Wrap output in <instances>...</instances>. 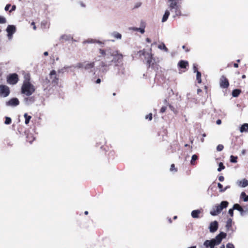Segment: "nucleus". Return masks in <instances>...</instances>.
<instances>
[{
  "label": "nucleus",
  "mask_w": 248,
  "mask_h": 248,
  "mask_svg": "<svg viewBox=\"0 0 248 248\" xmlns=\"http://www.w3.org/2000/svg\"><path fill=\"white\" fill-rule=\"evenodd\" d=\"M97 57L101 60L99 70L102 73H106L109 67L113 63L117 67L116 75L123 78L125 75V70L123 65V55L118 50H113L110 47L99 48Z\"/></svg>",
  "instance_id": "1"
},
{
  "label": "nucleus",
  "mask_w": 248,
  "mask_h": 248,
  "mask_svg": "<svg viewBox=\"0 0 248 248\" xmlns=\"http://www.w3.org/2000/svg\"><path fill=\"white\" fill-rule=\"evenodd\" d=\"M227 234L221 232L215 238L211 240H207L203 243V246L206 248H217L215 247L220 244L223 239L225 238Z\"/></svg>",
  "instance_id": "2"
},
{
  "label": "nucleus",
  "mask_w": 248,
  "mask_h": 248,
  "mask_svg": "<svg viewBox=\"0 0 248 248\" xmlns=\"http://www.w3.org/2000/svg\"><path fill=\"white\" fill-rule=\"evenodd\" d=\"M34 86L30 81L29 78H26L21 88V93L27 96H31L35 92Z\"/></svg>",
  "instance_id": "3"
},
{
  "label": "nucleus",
  "mask_w": 248,
  "mask_h": 248,
  "mask_svg": "<svg viewBox=\"0 0 248 248\" xmlns=\"http://www.w3.org/2000/svg\"><path fill=\"white\" fill-rule=\"evenodd\" d=\"M178 2L175 0H168V9L174 14L172 16L173 18L182 16L181 6L178 4Z\"/></svg>",
  "instance_id": "4"
},
{
  "label": "nucleus",
  "mask_w": 248,
  "mask_h": 248,
  "mask_svg": "<svg viewBox=\"0 0 248 248\" xmlns=\"http://www.w3.org/2000/svg\"><path fill=\"white\" fill-rule=\"evenodd\" d=\"M229 202L226 201L221 202L219 204L215 205L210 212L211 215L216 216L219 214L221 211L228 206Z\"/></svg>",
  "instance_id": "5"
},
{
  "label": "nucleus",
  "mask_w": 248,
  "mask_h": 248,
  "mask_svg": "<svg viewBox=\"0 0 248 248\" xmlns=\"http://www.w3.org/2000/svg\"><path fill=\"white\" fill-rule=\"evenodd\" d=\"M84 64H85V62H84V63L79 62V63H77L75 66H74V65L73 66H64V67L62 68V69H60L59 70V72L62 73H63L66 72H69V70H70V71L72 72V71H73V70H71V69L73 67L78 68H84Z\"/></svg>",
  "instance_id": "6"
},
{
  "label": "nucleus",
  "mask_w": 248,
  "mask_h": 248,
  "mask_svg": "<svg viewBox=\"0 0 248 248\" xmlns=\"http://www.w3.org/2000/svg\"><path fill=\"white\" fill-rule=\"evenodd\" d=\"M150 51H151V49H150ZM140 55H142L144 56L145 59L147 60V64L150 66L151 64L154 63L155 61L153 60V56L151 52H146L144 50H141L139 51Z\"/></svg>",
  "instance_id": "7"
},
{
  "label": "nucleus",
  "mask_w": 248,
  "mask_h": 248,
  "mask_svg": "<svg viewBox=\"0 0 248 248\" xmlns=\"http://www.w3.org/2000/svg\"><path fill=\"white\" fill-rule=\"evenodd\" d=\"M18 81V76L17 74L14 73L9 74L7 78V82L11 85H15Z\"/></svg>",
  "instance_id": "8"
},
{
  "label": "nucleus",
  "mask_w": 248,
  "mask_h": 248,
  "mask_svg": "<svg viewBox=\"0 0 248 248\" xmlns=\"http://www.w3.org/2000/svg\"><path fill=\"white\" fill-rule=\"evenodd\" d=\"M94 62H85L84 69L89 73L94 75L95 74Z\"/></svg>",
  "instance_id": "9"
},
{
  "label": "nucleus",
  "mask_w": 248,
  "mask_h": 248,
  "mask_svg": "<svg viewBox=\"0 0 248 248\" xmlns=\"http://www.w3.org/2000/svg\"><path fill=\"white\" fill-rule=\"evenodd\" d=\"M9 88L4 85H0V96L3 97L8 96L10 94Z\"/></svg>",
  "instance_id": "10"
},
{
  "label": "nucleus",
  "mask_w": 248,
  "mask_h": 248,
  "mask_svg": "<svg viewBox=\"0 0 248 248\" xmlns=\"http://www.w3.org/2000/svg\"><path fill=\"white\" fill-rule=\"evenodd\" d=\"M233 209L240 212L241 216L248 215V207L243 208L239 204L235 203L233 205Z\"/></svg>",
  "instance_id": "11"
},
{
  "label": "nucleus",
  "mask_w": 248,
  "mask_h": 248,
  "mask_svg": "<svg viewBox=\"0 0 248 248\" xmlns=\"http://www.w3.org/2000/svg\"><path fill=\"white\" fill-rule=\"evenodd\" d=\"M16 31V28L14 25H8L6 28L7 36L9 40L13 37V35Z\"/></svg>",
  "instance_id": "12"
},
{
  "label": "nucleus",
  "mask_w": 248,
  "mask_h": 248,
  "mask_svg": "<svg viewBox=\"0 0 248 248\" xmlns=\"http://www.w3.org/2000/svg\"><path fill=\"white\" fill-rule=\"evenodd\" d=\"M49 78L51 83L54 85H57L58 83L59 78L56 76V72L54 70H52L49 74Z\"/></svg>",
  "instance_id": "13"
},
{
  "label": "nucleus",
  "mask_w": 248,
  "mask_h": 248,
  "mask_svg": "<svg viewBox=\"0 0 248 248\" xmlns=\"http://www.w3.org/2000/svg\"><path fill=\"white\" fill-rule=\"evenodd\" d=\"M5 104L7 107H15L19 104V101L17 98H13L7 101Z\"/></svg>",
  "instance_id": "14"
},
{
  "label": "nucleus",
  "mask_w": 248,
  "mask_h": 248,
  "mask_svg": "<svg viewBox=\"0 0 248 248\" xmlns=\"http://www.w3.org/2000/svg\"><path fill=\"white\" fill-rule=\"evenodd\" d=\"M220 86L222 88H227L229 86L228 80L224 76H222L220 78Z\"/></svg>",
  "instance_id": "15"
},
{
  "label": "nucleus",
  "mask_w": 248,
  "mask_h": 248,
  "mask_svg": "<svg viewBox=\"0 0 248 248\" xmlns=\"http://www.w3.org/2000/svg\"><path fill=\"white\" fill-rule=\"evenodd\" d=\"M218 227V222L216 220L211 222L209 226V229L210 232L213 233L216 232Z\"/></svg>",
  "instance_id": "16"
},
{
  "label": "nucleus",
  "mask_w": 248,
  "mask_h": 248,
  "mask_svg": "<svg viewBox=\"0 0 248 248\" xmlns=\"http://www.w3.org/2000/svg\"><path fill=\"white\" fill-rule=\"evenodd\" d=\"M35 101V98L33 96H27L23 99V102L26 106H30Z\"/></svg>",
  "instance_id": "17"
},
{
  "label": "nucleus",
  "mask_w": 248,
  "mask_h": 248,
  "mask_svg": "<svg viewBox=\"0 0 248 248\" xmlns=\"http://www.w3.org/2000/svg\"><path fill=\"white\" fill-rule=\"evenodd\" d=\"M109 35L111 37H113L116 40H121L122 37V34L116 31H113L110 32Z\"/></svg>",
  "instance_id": "18"
},
{
  "label": "nucleus",
  "mask_w": 248,
  "mask_h": 248,
  "mask_svg": "<svg viewBox=\"0 0 248 248\" xmlns=\"http://www.w3.org/2000/svg\"><path fill=\"white\" fill-rule=\"evenodd\" d=\"M73 39V37L70 34H64L60 36V40L68 41Z\"/></svg>",
  "instance_id": "19"
},
{
  "label": "nucleus",
  "mask_w": 248,
  "mask_h": 248,
  "mask_svg": "<svg viewBox=\"0 0 248 248\" xmlns=\"http://www.w3.org/2000/svg\"><path fill=\"white\" fill-rule=\"evenodd\" d=\"M188 65V62L184 60H181L178 63V66L181 68H186Z\"/></svg>",
  "instance_id": "20"
},
{
  "label": "nucleus",
  "mask_w": 248,
  "mask_h": 248,
  "mask_svg": "<svg viewBox=\"0 0 248 248\" xmlns=\"http://www.w3.org/2000/svg\"><path fill=\"white\" fill-rule=\"evenodd\" d=\"M200 210H194L191 212V215L193 218H197L199 217V215L201 214Z\"/></svg>",
  "instance_id": "21"
},
{
  "label": "nucleus",
  "mask_w": 248,
  "mask_h": 248,
  "mask_svg": "<svg viewBox=\"0 0 248 248\" xmlns=\"http://www.w3.org/2000/svg\"><path fill=\"white\" fill-rule=\"evenodd\" d=\"M238 185L241 187H245L248 186V180L246 179H243L237 182Z\"/></svg>",
  "instance_id": "22"
},
{
  "label": "nucleus",
  "mask_w": 248,
  "mask_h": 248,
  "mask_svg": "<svg viewBox=\"0 0 248 248\" xmlns=\"http://www.w3.org/2000/svg\"><path fill=\"white\" fill-rule=\"evenodd\" d=\"M170 15V10L169 9H167L165 11V13L163 16V17L162 18V21H161L162 22H166L167 20Z\"/></svg>",
  "instance_id": "23"
},
{
  "label": "nucleus",
  "mask_w": 248,
  "mask_h": 248,
  "mask_svg": "<svg viewBox=\"0 0 248 248\" xmlns=\"http://www.w3.org/2000/svg\"><path fill=\"white\" fill-rule=\"evenodd\" d=\"M240 131L241 133L247 132L248 131V124H244L240 127Z\"/></svg>",
  "instance_id": "24"
},
{
  "label": "nucleus",
  "mask_w": 248,
  "mask_h": 248,
  "mask_svg": "<svg viewBox=\"0 0 248 248\" xmlns=\"http://www.w3.org/2000/svg\"><path fill=\"white\" fill-rule=\"evenodd\" d=\"M217 186H218V188L219 189L220 192H223L225 191L227 189H228L230 187V186H228L223 188H222V185L219 183H218L217 184Z\"/></svg>",
  "instance_id": "25"
},
{
  "label": "nucleus",
  "mask_w": 248,
  "mask_h": 248,
  "mask_svg": "<svg viewBox=\"0 0 248 248\" xmlns=\"http://www.w3.org/2000/svg\"><path fill=\"white\" fill-rule=\"evenodd\" d=\"M232 218H228L227 222H226V224L225 226L226 229L228 230H229L232 227Z\"/></svg>",
  "instance_id": "26"
},
{
  "label": "nucleus",
  "mask_w": 248,
  "mask_h": 248,
  "mask_svg": "<svg viewBox=\"0 0 248 248\" xmlns=\"http://www.w3.org/2000/svg\"><path fill=\"white\" fill-rule=\"evenodd\" d=\"M241 91L240 89H234L232 92V96L234 97H237L241 93Z\"/></svg>",
  "instance_id": "27"
},
{
  "label": "nucleus",
  "mask_w": 248,
  "mask_h": 248,
  "mask_svg": "<svg viewBox=\"0 0 248 248\" xmlns=\"http://www.w3.org/2000/svg\"><path fill=\"white\" fill-rule=\"evenodd\" d=\"M158 48L160 50H163L165 52H168V49L164 43H162L161 44L158 46Z\"/></svg>",
  "instance_id": "28"
},
{
  "label": "nucleus",
  "mask_w": 248,
  "mask_h": 248,
  "mask_svg": "<svg viewBox=\"0 0 248 248\" xmlns=\"http://www.w3.org/2000/svg\"><path fill=\"white\" fill-rule=\"evenodd\" d=\"M24 117L25 119V124H28L29 123L30 121L31 118V116L28 115L27 113H25L24 115Z\"/></svg>",
  "instance_id": "29"
},
{
  "label": "nucleus",
  "mask_w": 248,
  "mask_h": 248,
  "mask_svg": "<svg viewBox=\"0 0 248 248\" xmlns=\"http://www.w3.org/2000/svg\"><path fill=\"white\" fill-rule=\"evenodd\" d=\"M96 39H87L85 41H84L83 43L84 44H86V43H88V44H94V43H96Z\"/></svg>",
  "instance_id": "30"
},
{
  "label": "nucleus",
  "mask_w": 248,
  "mask_h": 248,
  "mask_svg": "<svg viewBox=\"0 0 248 248\" xmlns=\"http://www.w3.org/2000/svg\"><path fill=\"white\" fill-rule=\"evenodd\" d=\"M198 159V156L196 155H192L191 157V159L190 161V163L192 165H194L195 163V161Z\"/></svg>",
  "instance_id": "31"
},
{
  "label": "nucleus",
  "mask_w": 248,
  "mask_h": 248,
  "mask_svg": "<svg viewBox=\"0 0 248 248\" xmlns=\"http://www.w3.org/2000/svg\"><path fill=\"white\" fill-rule=\"evenodd\" d=\"M196 79L199 83H201L202 82L201 73L199 71H197L196 73Z\"/></svg>",
  "instance_id": "32"
},
{
  "label": "nucleus",
  "mask_w": 248,
  "mask_h": 248,
  "mask_svg": "<svg viewBox=\"0 0 248 248\" xmlns=\"http://www.w3.org/2000/svg\"><path fill=\"white\" fill-rule=\"evenodd\" d=\"M237 159V156H233L232 155L230 156V161L232 163H236Z\"/></svg>",
  "instance_id": "33"
},
{
  "label": "nucleus",
  "mask_w": 248,
  "mask_h": 248,
  "mask_svg": "<svg viewBox=\"0 0 248 248\" xmlns=\"http://www.w3.org/2000/svg\"><path fill=\"white\" fill-rule=\"evenodd\" d=\"M225 168V166H224L223 163L220 162L218 165V168L217 169L218 171H221L222 170H224Z\"/></svg>",
  "instance_id": "34"
},
{
  "label": "nucleus",
  "mask_w": 248,
  "mask_h": 248,
  "mask_svg": "<svg viewBox=\"0 0 248 248\" xmlns=\"http://www.w3.org/2000/svg\"><path fill=\"white\" fill-rule=\"evenodd\" d=\"M11 119L10 117H6L4 124H9L11 123Z\"/></svg>",
  "instance_id": "35"
},
{
  "label": "nucleus",
  "mask_w": 248,
  "mask_h": 248,
  "mask_svg": "<svg viewBox=\"0 0 248 248\" xmlns=\"http://www.w3.org/2000/svg\"><path fill=\"white\" fill-rule=\"evenodd\" d=\"M135 31H139L142 34L144 33L145 32L144 29L142 28H135Z\"/></svg>",
  "instance_id": "36"
},
{
  "label": "nucleus",
  "mask_w": 248,
  "mask_h": 248,
  "mask_svg": "<svg viewBox=\"0 0 248 248\" xmlns=\"http://www.w3.org/2000/svg\"><path fill=\"white\" fill-rule=\"evenodd\" d=\"M224 146L222 144H219L217 147V150L218 152L221 151L223 149Z\"/></svg>",
  "instance_id": "37"
},
{
  "label": "nucleus",
  "mask_w": 248,
  "mask_h": 248,
  "mask_svg": "<svg viewBox=\"0 0 248 248\" xmlns=\"http://www.w3.org/2000/svg\"><path fill=\"white\" fill-rule=\"evenodd\" d=\"M170 171H174V172L177 171V169L175 168L174 164H172L171 165L170 168Z\"/></svg>",
  "instance_id": "38"
},
{
  "label": "nucleus",
  "mask_w": 248,
  "mask_h": 248,
  "mask_svg": "<svg viewBox=\"0 0 248 248\" xmlns=\"http://www.w3.org/2000/svg\"><path fill=\"white\" fill-rule=\"evenodd\" d=\"M235 210V209H233V207L232 208L230 209L228 211V214L232 217L233 216V210Z\"/></svg>",
  "instance_id": "39"
},
{
  "label": "nucleus",
  "mask_w": 248,
  "mask_h": 248,
  "mask_svg": "<svg viewBox=\"0 0 248 248\" xmlns=\"http://www.w3.org/2000/svg\"><path fill=\"white\" fill-rule=\"evenodd\" d=\"M6 19L5 17L2 16H0V23L4 24L6 23Z\"/></svg>",
  "instance_id": "40"
},
{
  "label": "nucleus",
  "mask_w": 248,
  "mask_h": 248,
  "mask_svg": "<svg viewBox=\"0 0 248 248\" xmlns=\"http://www.w3.org/2000/svg\"><path fill=\"white\" fill-rule=\"evenodd\" d=\"M152 114L150 113L149 114L147 115L145 117L146 119H149L150 121H151L152 120Z\"/></svg>",
  "instance_id": "41"
},
{
  "label": "nucleus",
  "mask_w": 248,
  "mask_h": 248,
  "mask_svg": "<svg viewBox=\"0 0 248 248\" xmlns=\"http://www.w3.org/2000/svg\"><path fill=\"white\" fill-rule=\"evenodd\" d=\"M226 248H235L234 245L232 243H228L226 245Z\"/></svg>",
  "instance_id": "42"
},
{
  "label": "nucleus",
  "mask_w": 248,
  "mask_h": 248,
  "mask_svg": "<svg viewBox=\"0 0 248 248\" xmlns=\"http://www.w3.org/2000/svg\"><path fill=\"white\" fill-rule=\"evenodd\" d=\"M193 72L196 73H197V71H198L197 70V65L196 64H193Z\"/></svg>",
  "instance_id": "43"
},
{
  "label": "nucleus",
  "mask_w": 248,
  "mask_h": 248,
  "mask_svg": "<svg viewBox=\"0 0 248 248\" xmlns=\"http://www.w3.org/2000/svg\"><path fill=\"white\" fill-rule=\"evenodd\" d=\"M166 108H166V107H165V106H163V107H162L161 108V109H160V112H161V113H163V112H164L166 111Z\"/></svg>",
  "instance_id": "44"
},
{
  "label": "nucleus",
  "mask_w": 248,
  "mask_h": 248,
  "mask_svg": "<svg viewBox=\"0 0 248 248\" xmlns=\"http://www.w3.org/2000/svg\"><path fill=\"white\" fill-rule=\"evenodd\" d=\"M247 195H246V194L245 193V192H242L241 194V198H243V199L244 200V198H245Z\"/></svg>",
  "instance_id": "45"
},
{
  "label": "nucleus",
  "mask_w": 248,
  "mask_h": 248,
  "mask_svg": "<svg viewBox=\"0 0 248 248\" xmlns=\"http://www.w3.org/2000/svg\"><path fill=\"white\" fill-rule=\"evenodd\" d=\"M11 6V5L10 4H8L6 5L5 7L4 10L7 11L9 10L10 7Z\"/></svg>",
  "instance_id": "46"
},
{
  "label": "nucleus",
  "mask_w": 248,
  "mask_h": 248,
  "mask_svg": "<svg viewBox=\"0 0 248 248\" xmlns=\"http://www.w3.org/2000/svg\"><path fill=\"white\" fill-rule=\"evenodd\" d=\"M16 6L15 5H13L12 6L11 9L10 10V12H12V11H15L16 10Z\"/></svg>",
  "instance_id": "47"
},
{
  "label": "nucleus",
  "mask_w": 248,
  "mask_h": 248,
  "mask_svg": "<svg viewBox=\"0 0 248 248\" xmlns=\"http://www.w3.org/2000/svg\"><path fill=\"white\" fill-rule=\"evenodd\" d=\"M141 4L140 2L136 3V4L134 6V8H139V7H140L141 6Z\"/></svg>",
  "instance_id": "48"
},
{
  "label": "nucleus",
  "mask_w": 248,
  "mask_h": 248,
  "mask_svg": "<svg viewBox=\"0 0 248 248\" xmlns=\"http://www.w3.org/2000/svg\"><path fill=\"white\" fill-rule=\"evenodd\" d=\"M224 180V177L223 176H220L218 177V180L220 182L223 181Z\"/></svg>",
  "instance_id": "49"
},
{
  "label": "nucleus",
  "mask_w": 248,
  "mask_h": 248,
  "mask_svg": "<svg viewBox=\"0 0 248 248\" xmlns=\"http://www.w3.org/2000/svg\"><path fill=\"white\" fill-rule=\"evenodd\" d=\"M216 124L218 125L219 124H221V120L220 119H218L217 121H216Z\"/></svg>",
  "instance_id": "50"
},
{
  "label": "nucleus",
  "mask_w": 248,
  "mask_h": 248,
  "mask_svg": "<svg viewBox=\"0 0 248 248\" xmlns=\"http://www.w3.org/2000/svg\"><path fill=\"white\" fill-rule=\"evenodd\" d=\"M31 25H33V30H35L36 29V27L35 26V23L34 22H32L31 23Z\"/></svg>",
  "instance_id": "51"
},
{
  "label": "nucleus",
  "mask_w": 248,
  "mask_h": 248,
  "mask_svg": "<svg viewBox=\"0 0 248 248\" xmlns=\"http://www.w3.org/2000/svg\"><path fill=\"white\" fill-rule=\"evenodd\" d=\"M100 82H101V79L100 78H98L95 81V83L96 84H99Z\"/></svg>",
  "instance_id": "52"
},
{
  "label": "nucleus",
  "mask_w": 248,
  "mask_h": 248,
  "mask_svg": "<svg viewBox=\"0 0 248 248\" xmlns=\"http://www.w3.org/2000/svg\"><path fill=\"white\" fill-rule=\"evenodd\" d=\"M244 201L245 202H248V195H247L245 198H244Z\"/></svg>",
  "instance_id": "53"
},
{
  "label": "nucleus",
  "mask_w": 248,
  "mask_h": 248,
  "mask_svg": "<svg viewBox=\"0 0 248 248\" xmlns=\"http://www.w3.org/2000/svg\"><path fill=\"white\" fill-rule=\"evenodd\" d=\"M96 43H97V44H104V43H102L101 41H100L97 40H96Z\"/></svg>",
  "instance_id": "54"
},
{
  "label": "nucleus",
  "mask_w": 248,
  "mask_h": 248,
  "mask_svg": "<svg viewBox=\"0 0 248 248\" xmlns=\"http://www.w3.org/2000/svg\"><path fill=\"white\" fill-rule=\"evenodd\" d=\"M245 153H246V150H245V149L243 150L241 152V154L242 155H244L245 154Z\"/></svg>",
  "instance_id": "55"
},
{
  "label": "nucleus",
  "mask_w": 248,
  "mask_h": 248,
  "mask_svg": "<svg viewBox=\"0 0 248 248\" xmlns=\"http://www.w3.org/2000/svg\"><path fill=\"white\" fill-rule=\"evenodd\" d=\"M146 41L148 43H150L151 42V39L150 38H146Z\"/></svg>",
  "instance_id": "56"
},
{
  "label": "nucleus",
  "mask_w": 248,
  "mask_h": 248,
  "mask_svg": "<svg viewBox=\"0 0 248 248\" xmlns=\"http://www.w3.org/2000/svg\"><path fill=\"white\" fill-rule=\"evenodd\" d=\"M233 66L234 67L237 68L238 67V64L237 63H234Z\"/></svg>",
  "instance_id": "57"
},
{
  "label": "nucleus",
  "mask_w": 248,
  "mask_h": 248,
  "mask_svg": "<svg viewBox=\"0 0 248 248\" xmlns=\"http://www.w3.org/2000/svg\"><path fill=\"white\" fill-rule=\"evenodd\" d=\"M202 92V90L201 89H198L197 90V93H201Z\"/></svg>",
  "instance_id": "58"
},
{
  "label": "nucleus",
  "mask_w": 248,
  "mask_h": 248,
  "mask_svg": "<svg viewBox=\"0 0 248 248\" xmlns=\"http://www.w3.org/2000/svg\"><path fill=\"white\" fill-rule=\"evenodd\" d=\"M44 55L46 56H47L48 55V52L47 51H46V52H45L44 53Z\"/></svg>",
  "instance_id": "59"
},
{
  "label": "nucleus",
  "mask_w": 248,
  "mask_h": 248,
  "mask_svg": "<svg viewBox=\"0 0 248 248\" xmlns=\"http://www.w3.org/2000/svg\"><path fill=\"white\" fill-rule=\"evenodd\" d=\"M190 94L189 93H187V95H186V96H187V98H188V99H189V96H190Z\"/></svg>",
  "instance_id": "60"
},
{
  "label": "nucleus",
  "mask_w": 248,
  "mask_h": 248,
  "mask_svg": "<svg viewBox=\"0 0 248 248\" xmlns=\"http://www.w3.org/2000/svg\"><path fill=\"white\" fill-rule=\"evenodd\" d=\"M196 248V246H192V247H189V248Z\"/></svg>",
  "instance_id": "61"
},
{
  "label": "nucleus",
  "mask_w": 248,
  "mask_h": 248,
  "mask_svg": "<svg viewBox=\"0 0 248 248\" xmlns=\"http://www.w3.org/2000/svg\"><path fill=\"white\" fill-rule=\"evenodd\" d=\"M242 78H243V79L245 78H246V76L245 75H242Z\"/></svg>",
  "instance_id": "62"
},
{
  "label": "nucleus",
  "mask_w": 248,
  "mask_h": 248,
  "mask_svg": "<svg viewBox=\"0 0 248 248\" xmlns=\"http://www.w3.org/2000/svg\"><path fill=\"white\" fill-rule=\"evenodd\" d=\"M201 142H204V139H203V138H202V139L201 140Z\"/></svg>",
  "instance_id": "63"
},
{
  "label": "nucleus",
  "mask_w": 248,
  "mask_h": 248,
  "mask_svg": "<svg viewBox=\"0 0 248 248\" xmlns=\"http://www.w3.org/2000/svg\"><path fill=\"white\" fill-rule=\"evenodd\" d=\"M202 137H205L206 136V134L205 133H203L202 135Z\"/></svg>",
  "instance_id": "64"
}]
</instances>
